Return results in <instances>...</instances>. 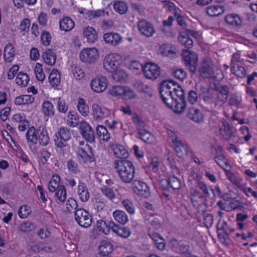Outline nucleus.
<instances>
[{"mask_svg":"<svg viewBox=\"0 0 257 257\" xmlns=\"http://www.w3.org/2000/svg\"><path fill=\"white\" fill-rule=\"evenodd\" d=\"M112 78L115 82L123 83L126 80L127 74L122 70L115 69L112 72Z\"/></svg>","mask_w":257,"mask_h":257,"instance_id":"nucleus-34","label":"nucleus"},{"mask_svg":"<svg viewBox=\"0 0 257 257\" xmlns=\"http://www.w3.org/2000/svg\"><path fill=\"white\" fill-rule=\"evenodd\" d=\"M79 58L83 62L88 64L94 63L99 58L98 51L95 47L84 48L80 52Z\"/></svg>","mask_w":257,"mask_h":257,"instance_id":"nucleus-5","label":"nucleus"},{"mask_svg":"<svg viewBox=\"0 0 257 257\" xmlns=\"http://www.w3.org/2000/svg\"><path fill=\"white\" fill-rule=\"evenodd\" d=\"M77 194L79 199L82 202H86L89 198V193L86 186L80 181H79Z\"/></svg>","mask_w":257,"mask_h":257,"instance_id":"nucleus-21","label":"nucleus"},{"mask_svg":"<svg viewBox=\"0 0 257 257\" xmlns=\"http://www.w3.org/2000/svg\"><path fill=\"white\" fill-rule=\"evenodd\" d=\"M138 27L141 34L147 37H152L155 32L153 25L145 20L140 21Z\"/></svg>","mask_w":257,"mask_h":257,"instance_id":"nucleus-13","label":"nucleus"},{"mask_svg":"<svg viewBox=\"0 0 257 257\" xmlns=\"http://www.w3.org/2000/svg\"><path fill=\"white\" fill-rule=\"evenodd\" d=\"M145 77L148 79L155 80L161 74L160 67L155 63L146 64L143 68Z\"/></svg>","mask_w":257,"mask_h":257,"instance_id":"nucleus-8","label":"nucleus"},{"mask_svg":"<svg viewBox=\"0 0 257 257\" xmlns=\"http://www.w3.org/2000/svg\"><path fill=\"white\" fill-rule=\"evenodd\" d=\"M74 212L75 220L81 227L87 228L91 225L92 218L88 211L82 208H79Z\"/></svg>","mask_w":257,"mask_h":257,"instance_id":"nucleus-4","label":"nucleus"},{"mask_svg":"<svg viewBox=\"0 0 257 257\" xmlns=\"http://www.w3.org/2000/svg\"><path fill=\"white\" fill-rule=\"evenodd\" d=\"M111 231L116 235L123 238H127L131 234L130 229L126 226H121L111 221L109 224Z\"/></svg>","mask_w":257,"mask_h":257,"instance_id":"nucleus-11","label":"nucleus"},{"mask_svg":"<svg viewBox=\"0 0 257 257\" xmlns=\"http://www.w3.org/2000/svg\"><path fill=\"white\" fill-rule=\"evenodd\" d=\"M170 243L172 248L176 252L183 254L186 257H192L189 250L190 246L187 243L179 241L175 238H171Z\"/></svg>","mask_w":257,"mask_h":257,"instance_id":"nucleus-6","label":"nucleus"},{"mask_svg":"<svg viewBox=\"0 0 257 257\" xmlns=\"http://www.w3.org/2000/svg\"><path fill=\"white\" fill-rule=\"evenodd\" d=\"M199 96L201 97L205 101H210L214 98L213 93L207 88H202V93L200 94Z\"/></svg>","mask_w":257,"mask_h":257,"instance_id":"nucleus-54","label":"nucleus"},{"mask_svg":"<svg viewBox=\"0 0 257 257\" xmlns=\"http://www.w3.org/2000/svg\"><path fill=\"white\" fill-rule=\"evenodd\" d=\"M68 117L70 118V120L68 119L67 123L68 125L71 127H76L79 124V117L77 113L74 112H71L70 111L68 114Z\"/></svg>","mask_w":257,"mask_h":257,"instance_id":"nucleus-49","label":"nucleus"},{"mask_svg":"<svg viewBox=\"0 0 257 257\" xmlns=\"http://www.w3.org/2000/svg\"><path fill=\"white\" fill-rule=\"evenodd\" d=\"M114 167L117 170L118 176L125 183H130L134 178L135 167L133 163L124 159L116 160L114 162Z\"/></svg>","mask_w":257,"mask_h":257,"instance_id":"nucleus-2","label":"nucleus"},{"mask_svg":"<svg viewBox=\"0 0 257 257\" xmlns=\"http://www.w3.org/2000/svg\"><path fill=\"white\" fill-rule=\"evenodd\" d=\"M112 216L116 222L121 225H124L128 221L127 214L121 210L118 209L113 211Z\"/></svg>","mask_w":257,"mask_h":257,"instance_id":"nucleus-22","label":"nucleus"},{"mask_svg":"<svg viewBox=\"0 0 257 257\" xmlns=\"http://www.w3.org/2000/svg\"><path fill=\"white\" fill-rule=\"evenodd\" d=\"M172 144L175 151L179 157H183L188 155V150L186 146H184L181 141L175 138L172 140Z\"/></svg>","mask_w":257,"mask_h":257,"instance_id":"nucleus-18","label":"nucleus"},{"mask_svg":"<svg viewBox=\"0 0 257 257\" xmlns=\"http://www.w3.org/2000/svg\"><path fill=\"white\" fill-rule=\"evenodd\" d=\"M38 143L43 147L47 146L50 141V139L46 128L44 127L40 126L38 127L37 132Z\"/></svg>","mask_w":257,"mask_h":257,"instance_id":"nucleus-17","label":"nucleus"},{"mask_svg":"<svg viewBox=\"0 0 257 257\" xmlns=\"http://www.w3.org/2000/svg\"><path fill=\"white\" fill-rule=\"evenodd\" d=\"M74 26V22L68 17H64L59 22L60 29L65 32L70 31Z\"/></svg>","mask_w":257,"mask_h":257,"instance_id":"nucleus-25","label":"nucleus"},{"mask_svg":"<svg viewBox=\"0 0 257 257\" xmlns=\"http://www.w3.org/2000/svg\"><path fill=\"white\" fill-rule=\"evenodd\" d=\"M210 76L217 81L221 80L223 77V74L220 69L216 66H212L210 72Z\"/></svg>","mask_w":257,"mask_h":257,"instance_id":"nucleus-43","label":"nucleus"},{"mask_svg":"<svg viewBox=\"0 0 257 257\" xmlns=\"http://www.w3.org/2000/svg\"><path fill=\"white\" fill-rule=\"evenodd\" d=\"M43 59L45 63L53 66L56 63V55L53 49H48L43 54Z\"/></svg>","mask_w":257,"mask_h":257,"instance_id":"nucleus-24","label":"nucleus"},{"mask_svg":"<svg viewBox=\"0 0 257 257\" xmlns=\"http://www.w3.org/2000/svg\"><path fill=\"white\" fill-rule=\"evenodd\" d=\"M86 146L89 150V152L88 153L86 152L84 148L78 147L77 151L76 152L77 155L81 158L84 163L95 162V159L94 158L92 148L88 145H86Z\"/></svg>","mask_w":257,"mask_h":257,"instance_id":"nucleus-15","label":"nucleus"},{"mask_svg":"<svg viewBox=\"0 0 257 257\" xmlns=\"http://www.w3.org/2000/svg\"><path fill=\"white\" fill-rule=\"evenodd\" d=\"M217 230L218 231V236L220 239L223 240L224 241L227 239H229V236L224 226H222V227L219 228L217 225Z\"/></svg>","mask_w":257,"mask_h":257,"instance_id":"nucleus-63","label":"nucleus"},{"mask_svg":"<svg viewBox=\"0 0 257 257\" xmlns=\"http://www.w3.org/2000/svg\"><path fill=\"white\" fill-rule=\"evenodd\" d=\"M113 8L116 12L121 15L124 14L127 12L128 9L126 4L122 1L114 3Z\"/></svg>","mask_w":257,"mask_h":257,"instance_id":"nucleus-44","label":"nucleus"},{"mask_svg":"<svg viewBox=\"0 0 257 257\" xmlns=\"http://www.w3.org/2000/svg\"><path fill=\"white\" fill-rule=\"evenodd\" d=\"M101 192L108 199L112 200L114 198L115 194L113 190L106 186H103L100 188Z\"/></svg>","mask_w":257,"mask_h":257,"instance_id":"nucleus-61","label":"nucleus"},{"mask_svg":"<svg viewBox=\"0 0 257 257\" xmlns=\"http://www.w3.org/2000/svg\"><path fill=\"white\" fill-rule=\"evenodd\" d=\"M159 91L166 105L176 113L182 112L186 105L185 92L181 86L172 80H165L160 84Z\"/></svg>","mask_w":257,"mask_h":257,"instance_id":"nucleus-1","label":"nucleus"},{"mask_svg":"<svg viewBox=\"0 0 257 257\" xmlns=\"http://www.w3.org/2000/svg\"><path fill=\"white\" fill-rule=\"evenodd\" d=\"M77 109L79 112L83 116H87L89 113V107L86 104L85 100L82 98L78 99Z\"/></svg>","mask_w":257,"mask_h":257,"instance_id":"nucleus-40","label":"nucleus"},{"mask_svg":"<svg viewBox=\"0 0 257 257\" xmlns=\"http://www.w3.org/2000/svg\"><path fill=\"white\" fill-rule=\"evenodd\" d=\"M154 243L159 250H163L165 248L166 242L161 236L158 239H156Z\"/></svg>","mask_w":257,"mask_h":257,"instance_id":"nucleus-64","label":"nucleus"},{"mask_svg":"<svg viewBox=\"0 0 257 257\" xmlns=\"http://www.w3.org/2000/svg\"><path fill=\"white\" fill-rule=\"evenodd\" d=\"M231 72L234 74H235L236 76L243 78L245 75V69L239 65H237V69H236V67L235 65H233L230 69Z\"/></svg>","mask_w":257,"mask_h":257,"instance_id":"nucleus-52","label":"nucleus"},{"mask_svg":"<svg viewBox=\"0 0 257 257\" xmlns=\"http://www.w3.org/2000/svg\"><path fill=\"white\" fill-rule=\"evenodd\" d=\"M172 75L176 78L183 81L186 77V72L183 69L175 70L172 73Z\"/></svg>","mask_w":257,"mask_h":257,"instance_id":"nucleus-57","label":"nucleus"},{"mask_svg":"<svg viewBox=\"0 0 257 257\" xmlns=\"http://www.w3.org/2000/svg\"><path fill=\"white\" fill-rule=\"evenodd\" d=\"M29 76L25 73L20 72L16 77V82L21 87H25L29 81Z\"/></svg>","mask_w":257,"mask_h":257,"instance_id":"nucleus-39","label":"nucleus"},{"mask_svg":"<svg viewBox=\"0 0 257 257\" xmlns=\"http://www.w3.org/2000/svg\"><path fill=\"white\" fill-rule=\"evenodd\" d=\"M77 201L73 198H70L67 200L66 210L69 213H71L73 210L75 211L78 209Z\"/></svg>","mask_w":257,"mask_h":257,"instance_id":"nucleus-53","label":"nucleus"},{"mask_svg":"<svg viewBox=\"0 0 257 257\" xmlns=\"http://www.w3.org/2000/svg\"><path fill=\"white\" fill-rule=\"evenodd\" d=\"M204 121V115L199 109H196L194 110V122L201 124Z\"/></svg>","mask_w":257,"mask_h":257,"instance_id":"nucleus-60","label":"nucleus"},{"mask_svg":"<svg viewBox=\"0 0 257 257\" xmlns=\"http://www.w3.org/2000/svg\"><path fill=\"white\" fill-rule=\"evenodd\" d=\"M212 66L209 60L204 59L198 70L200 75L204 78H209Z\"/></svg>","mask_w":257,"mask_h":257,"instance_id":"nucleus-20","label":"nucleus"},{"mask_svg":"<svg viewBox=\"0 0 257 257\" xmlns=\"http://www.w3.org/2000/svg\"><path fill=\"white\" fill-rule=\"evenodd\" d=\"M114 155L120 159L125 160L129 156L128 151L122 145H115L113 148Z\"/></svg>","mask_w":257,"mask_h":257,"instance_id":"nucleus-27","label":"nucleus"},{"mask_svg":"<svg viewBox=\"0 0 257 257\" xmlns=\"http://www.w3.org/2000/svg\"><path fill=\"white\" fill-rule=\"evenodd\" d=\"M220 131L225 140H228L232 135L229 124L226 121L222 122V125L220 127Z\"/></svg>","mask_w":257,"mask_h":257,"instance_id":"nucleus-35","label":"nucleus"},{"mask_svg":"<svg viewBox=\"0 0 257 257\" xmlns=\"http://www.w3.org/2000/svg\"><path fill=\"white\" fill-rule=\"evenodd\" d=\"M35 73L36 78L40 81H43L45 78V75L43 73L42 65L37 63L35 67Z\"/></svg>","mask_w":257,"mask_h":257,"instance_id":"nucleus-48","label":"nucleus"},{"mask_svg":"<svg viewBox=\"0 0 257 257\" xmlns=\"http://www.w3.org/2000/svg\"><path fill=\"white\" fill-rule=\"evenodd\" d=\"M188 32H181L178 39L179 42L185 47V49H183L182 52V56L185 65L192 67L193 55L192 52L190 49L193 47V40L189 36H193V31L189 30ZM190 71L193 72L191 67H190Z\"/></svg>","mask_w":257,"mask_h":257,"instance_id":"nucleus-3","label":"nucleus"},{"mask_svg":"<svg viewBox=\"0 0 257 257\" xmlns=\"http://www.w3.org/2000/svg\"><path fill=\"white\" fill-rule=\"evenodd\" d=\"M83 34L87 39V42L90 43H93L98 39L97 33L92 27L85 28L83 30Z\"/></svg>","mask_w":257,"mask_h":257,"instance_id":"nucleus-23","label":"nucleus"},{"mask_svg":"<svg viewBox=\"0 0 257 257\" xmlns=\"http://www.w3.org/2000/svg\"><path fill=\"white\" fill-rule=\"evenodd\" d=\"M124 92V87L117 85L113 86L108 92L110 95L115 97L123 95Z\"/></svg>","mask_w":257,"mask_h":257,"instance_id":"nucleus-46","label":"nucleus"},{"mask_svg":"<svg viewBox=\"0 0 257 257\" xmlns=\"http://www.w3.org/2000/svg\"><path fill=\"white\" fill-rule=\"evenodd\" d=\"M67 168L69 171L75 174L79 172L77 163L72 160L68 161Z\"/></svg>","mask_w":257,"mask_h":257,"instance_id":"nucleus-62","label":"nucleus"},{"mask_svg":"<svg viewBox=\"0 0 257 257\" xmlns=\"http://www.w3.org/2000/svg\"><path fill=\"white\" fill-rule=\"evenodd\" d=\"M42 111L45 116H53L54 108L52 103L49 101H45L42 104Z\"/></svg>","mask_w":257,"mask_h":257,"instance_id":"nucleus-36","label":"nucleus"},{"mask_svg":"<svg viewBox=\"0 0 257 257\" xmlns=\"http://www.w3.org/2000/svg\"><path fill=\"white\" fill-rule=\"evenodd\" d=\"M55 192V195L58 200L64 203L66 200L67 195L65 187L63 185H60Z\"/></svg>","mask_w":257,"mask_h":257,"instance_id":"nucleus-45","label":"nucleus"},{"mask_svg":"<svg viewBox=\"0 0 257 257\" xmlns=\"http://www.w3.org/2000/svg\"><path fill=\"white\" fill-rule=\"evenodd\" d=\"M111 221H110L107 223L103 220H98L96 222L97 228L99 231L102 232L105 234H107L109 232L110 229H111V227L109 226Z\"/></svg>","mask_w":257,"mask_h":257,"instance_id":"nucleus-41","label":"nucleus"},{"mask_svg":"<svg viewBox=\"0 0 257 257\" xmlns=\"http://www.w3.org/2000/svg\"><path fill=\"white\" fill-rule=\"evenodd\" d=\"M206 13L210 17H217L222 14L224 12L223 7L219 6H211L206 8Z\"/></svg>","mask_w":257,"mask_h":257,"instance_id":"nucleus-31","label":"nucleus"},{"mask_svg":"<svg viewBox=\"0 0 257 257\" xmlns=\"http://www.w3.org/2000/svg\"><path fill=\"white\" fill-rule=\"evenodd\" d=\"M133 121L138 131L141 129H144L146 125L145 122L140 116L136 113L133 115Z\"/></svg>","mask_w":257,"mask_h":257,"instance_id":"nucleus-51","label":"nucleus"},{"mask_svg":"<svg viewBox=\"0 0 257 257\" xmlns=\"http://www.w3.org/2000/svg\"><path fill=\"white\" fill-rule=\"evenodd\" d=\"M103 40L106 44L116 46L121 41L122 37L118 33H107L103 35Z\"/></svg>","mask_w":257,"mask_h":257,"instance_id":"nucleus-16","label":"nucleus"},{"mask_svg":"<svg viewBox=\"0 0 257 257\" xmlns=\"http://www.w3.org/2000/svg\"><path fill=\"white\" fill-rule=\"evenodd\" d=\"M168 179L170 187L174 190H178L180 188L181 181L177 177L174 175H168Z\"/></svg>","mask_w":257,"mask_h":257,"instance_id":"nucleus-42","label":"nucleus"},{"mask_svg":"<svg viewBox=\"0 0 257 257\" xmlns=\"http://www.w3.org/2000/svg\"><path fill=\"white\" fill-rule=\"evenodd\" d=\"M41 40L42 43L45 46H48L50 44L51 36L48 32L44 31L41 34Z\"/></svg>","mask_w":257,"mask_h":257,"instance_id":"nucleus-58","label":"nucleus"},{"mask_svg":"<svg viewBox=\"0 0 257 257\" xmlns=\"http://www.w3.org/2000/svg\"><path fill=\"white\" fill-rule=\"evenodd\" d=\"M34 100L35 97L32 95H22L16 97L14 103L17 105H28L32 103Z\"/></svg>","mask_w":257,"mask_h":257,"instance_id":"nucleus-26","label":"nucleus"},{"mask_svg":"<svg viewBox=\"0 0 257 257\" xmlns=\"http://www.w3.org/2000/svg\"><path fill=\"white\" fill-rule=\"evenodd\" d=\"M204 210H201V214L204 220V223L207 228H209L212 225L213 219L211 214H208L206 215L204 214Z\"/></svg>","mask_w":257,"mask_h":257,"instance_id":"nucleus-56","label":"nucleus"},{"mask_svg":"<svg viewBox=\"0 0 257 257\" xmlns=\"http://www.w3.org/2000/svg\"><path fill=\"white\" fill-rule=\"evenodd\" d=\"M225 21L230 25L237 27H240L242 25V20L237 15H228L225 17Z\"/></svg>","mask_w":257,"mask_h":257,"instance_id":"nucleus-32","label":"nucleus"},{"mask_svg":"<svg viewBox=\"0 0 257 257\" xmlns=\"http://www.w3.org/2000/svg\"><path fill=\"white\" fill-rule=\"evenodd\" d=\"M99 252L102 255H108L113 250V245L111 243L106 240H102L98 247Z\"/></svg>","mask_w":257,"mask_h":257,"instance_id":"nucleus-30","label":"nucleus"},{"mask_svg":"<svg viewBox=\"0 0 257 257\" xmlns=\"http://www.w3.org/2000/svg\"><path fill=\"white\" fill-rule=\"evenodd\" d=\"M54 100L56 101L58 111L60 112L65 113L68 110V106L66 104L65 100L61 97L55 98Z\"/></svg>","mask_w":257,"mask_h":257,"instance_id":"nucleus-47","label":"nucleus"},{"mask_svg":"<svg viewBox=\"0 0 257 257\" xmlns=\"http://www.w3.org/2000/svg\"><path fill=\"white\" fill-rule=\"evenodd\" d=\"M79 129L80 133L86 141L92 143L95 140V135L91 126L85 121L79 123Z\"/></svg>","mask_w":257,"mask_h":257,"instance_id":"nucleus-7","label":"nucleus"},{"mask_svg":"<svg viewBox=\"0 0 257 257\" xmlns=\"http://www.w3.org/2000/svg\"><path fill=\"white\" fill-rule=\"evenodd\" d=\"M107 80L105 77H97L92 80L90 86L94 92L100 93L104 91L107 86Z\"/></svg>","mask_w":257,"mask_h":257,"instance_id":"nucleus-12","label":"nucleus"},{"mask_svg":"<svg viewBox=\"0 0 257 257\" xmlns=\"http://www.w3.org/2000/svg\"><path fill=\"white\" fill-rule=\"evenodd\" d=\"M37 132H38V128H36L34 126L30 127L27 131L26 134V137L27 141L33 144H37L38 143Z\"/></svg>","mask_w":257,"mask_h":257,"instance_id":"nucleus-29","label":"nucleus"},{"mask_svg":"<svg viewBox=\"0 0 257 257\" xmlns=\"http://www.w3.org/2000/svg\"><path fill=\"white\" fill-rule=\"evenodd\" d=\"M54 143L55 145L59 149H60V150L59 151V153L60 155L62 156H65L67 152L66 151V150L64 149L65 147H66L67 145L66 143H64V142H61V141H59L58 139H54Z\"/></svg>","mask_w":257,"mask_h":257,"instance_id":"nucleus-59","label":"nucleus"},{"mask_svg":"<svg viewBox=\"0 0 257 257\" xmlns=\"http://www.w3.org/2000/svg\"><path fill=\"white\" fill-rule=\"evenodd\" d=\"M115 54H109L103 60V67L106 71L112 72L118 67V62L115 60Z\"/></svg>","mask_w":257,"mask_h":257,"instance_id":"nucleus-14","label":"nucleus"},{"mask_svg":"<svg viewBox=\"0 0 257 257\" xmlns=\"http://www.w3.org/2000/svg\"><path fill=\"white\" fill-rule=\"evenodd\" d=\"M15 56V50L11 44H8L5 47L4 57L6 61L10 62Z\"/></svg>","mask_w":257,"mask_h":257,"instance_id":"nucleus-38","label":"nucleus"},{"mask_svg":"<svg viewBox=\"0 0 257 257\" xmlns=\"http://www.w3.org/2000/svg\"><path fill=\"white\" fill-rule=\"evenodd\" d=\"M31 21L28 19H24L20 23L19 29L23 36L29 31Z\"/></svg>","mask_w":257,"mask_h":257,"instance_id":"nucleus-50","label":"nucleus"},{"mask_svg":"<svg viewBox=\"0 0 257 257\" xmlns=\"http://www.w3.org/2000/svg\"><path fill=\"white\" fill-rule=\"evenodd\" d=\"M133 186L134 192L141 197L147 198L150 196L149 188L145 183L136 180L133 181Z\"/></svg>","mask_w":257,"mask_h":257,"instance_id":"nucleus-9","label":"nucleus"},{"mask_svg":"<svg viewBox=\"0 0 257 257\" xmlns=\"http://www.w3.org/2000/svg\"><path fill=\"white\" fill-rule=\"evenodd\" d=\"M139 138L143 142L151 144L154 142V138L153 135L145 129L139 130L138 132Z\"/></svg>","mask_w":257,"mask_h":257,"instance_id":"nucleus-33","label":"nucleus"},{"mask_svg":"<svg viewBox=\"0 0 257 257\" xmlns=\"http://www.w3.org/2000/svg\"><path fill=\"white\" fill-rule=\"evenodd\" d=\"M61 75L57 69H53L49 76V81L52 87L56 88L60 83Z\"/></svg>","mask_w":257,"mask_h":257,"instance_id":"nucleus-28","label":"nucleus"},{"mask_svg":"<svg viewBox=\"0 0 257 257\" xmlns=\"http://www.w3.org/2000/svg\"><path fill=\"white\" fill-rule=\"evenodd\" d=\"M96 133L100 139L107 142L110 139V135L106 127L102 125H98L96 127Z\"/></svg>","mask_w":257,"mask_h":257,"instance_id":"nucleus-37","label":"nucleus"},{"mask_svg":"<svg viewBox=\"0 0 257 257\" xmlns=\"http://www.w3.org/2000/svg\"><path fill=\"white\" fill-rule=\"evenodd\" d=\"M56 139H58L59 141L66 143L71 138V132L67 127H61L56 133Z\"/></svg>","mask_w":257,"mask_h":257,"instance_id":"nucleus-19","label":"nucleus"},{"mask_svg":"<svg viewBox=\"0 0 257 257\" xmlns=\"http://www.w3.org/2000/svg\"><path fill=\"white\" fill-rule=\"evenodd\" d=\"M92 113L96 120H100L110 115V110L98 104L94 103L92 105Z\"/></svg>","mask_w":257,"mask_h":257,"instance_id":"nucleus-10","label":"nucleus"},{"mask_svg":"<svg viewBox=\"0 0 257 257\" xmlns=\"http://www.w3.org/2000/svg\"><path fill=\"white\" fill-rule=\"evenodd\" d=\"M122 205L126 210V211L131 215L134 214L135 213V208L134 204L128 199L124 200Z\"/></svg>","mask_w":257,"mask_h":257,"instance_id":"nucleus-55","label":"nucleus"}]
</instances>
